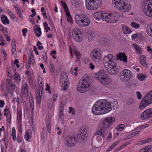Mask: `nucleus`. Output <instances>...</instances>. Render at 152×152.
Returning a JSON list of instances; mask_svg holds the SVG:
<instances>
[{"mask_svg":"<svg viewBox=\"0 0 152 152\" xmlns=\"http://www.w3.org/2000/svg\"><path fill=\"white\" fill-rule=\"evenodd\" d=\"M114 58V56L112 54H108L105 56V69L111 75H116L118 71V66L113 61Z\"/></svg>","mask_w":152,"mask_h":152,"instance_id":"obj_1","label":"nucleus"},{"mask_svg":"<svg viewBox=\"0 0 152 152\" xmlns=\"http://www.w3.org/2000/svg\"><path fill=\"white\" fill-rule=\"evenodd\" d=\"M90 77L87 75H84L77 85V91L81 93L88 91L90 89Z\"/></svg>","mask_w":152,"mask_h":152,"instance_id":"obj_2","label":"nucleus"},{"mask_svg":"<svg viewBox=\"0 0 152 152\" xmlns=\"http://www.w3.org/2000/svg\"><path fill=\"white\" fill-rule=\"evenodd\" d=\"M125 0H113V5L118 10L122 12L129 11L131 9V7L126 3Z\"/></svg>","mask_w":152,"mask_h":152,"instance_id":"obj_3","label":"nucleus"},{"mask_svg":"<svg viewBox=\"0 0 152 152\" xmlns=\"http://www.w3.org/2000/svg\"><path fill=\"white\" fill-rule=\"evenodd\" d=\"M104 100H98L93 105L92 113L94 115H99L104 114Z\"/></svg>","mask_w":152,"mask_h":152,"instance_id":"obj_4","label":"nucleus"},{"mask_svg":"<svg viewBox=\"0 0 152 152\" xmlns=\"http://www.w3.org/2000/svg\"><path fill=\"white\" fill-rule=\"evenodd\" d=\"M75 21L80 27H86L90 24V20L88 17L83 14L75 16Z\"/></svg>","mask_w":152,"mask_h":152,"instance_id":"obj_5","label":"nucleus"},{"mask_svg":"<svg viewBox=\"0 0 152 152\" xmlns=\"http://www.w3.org/2000/svg\"><path fill=\"white\" fill-rule=\"evenodd\" d=\"M101 5L100 0H86V7L88 10H96Z\"/></svg>","mask_w":152,"mask_h":152,"instance_id":"obj_6","label":"nucleus"},{"mask_svg":"<svg viewBox=\"0 0 152 152\" xmlns=\"http://www.w3.org/2000/svg\"><path fill=\"white\" fill-rule=\"evenodd\" d=\"M152 103V90L148 92L144 97L140 104L139 107L141 109H143L148 104Z\"/></svg>","mask_w":152,"mask_h":152,"instance_id":"obj_7","label":"nucleus"},{"mask_svg":"<svg viewBox=\"0 0 152 152\" xmlns=\"http://www.w3.org/2000/svg\"><path fill=\"white\" fill-rule=\"evenodd\" d=\"M152 103V90L148 92L144 97L140 104L139 107L141 109H143L148 104Z\"/></svg>","mask_w":152,"mask_h":152,"instance_id":"obj_8","label":"nucleus"},{"mask_svg":"<svg viewBox=\"0 0 152 152\" xmlns=\"http://www.w3.org/2000/svg\"><path fill=\"white\" fill-rule=\"evenodd\" d=\"M119 18V15L117 13H105V21L108 23H115L118 21Z\"/></svg>","mask_w":152,"mask_h":152,"instance_id":"obj_9","label":"nucleus"},{"mask_svg":"<svg viewBox=\"0 0 152 152\" xmlns=\"http://www.w3.org/2000/svg\"><path fill=\"white\" fill-rule=\"evenodd\" d=\"M132 73L128 69H125L122 71L120 73L119 78L122 82L128 80L132 76Z\"/></svg>","mask_w":152,"mask_h":152,"instance_id":"obj_10","label":"nucleus"},{"mask_svg":"<svg viewBox=\"0 0 152 152\" xmlns=\"http://www.w3.org/2000/svg\"><path fill=\"white\" fill-rule=\"evenodd\" d=\"M87 132V130L85 129H81L79 131L76 137L77 142L83 143L86 141L88 135Z\"/></svg>","mask_w":152,"mask_h":152,"instance_id":"obj_11","label":"nucleus"},{"mask_svg":"<svg viewBox=\"0 0 152 152\" xmlns=\"http://www.w3.org/2000/svg\"><path fill=\"white\" fill-rule=\"evenodd\" d=\"M77 142L76 137L72 134L66 137L65 143L68 147H70L74 146Z\"/></svg>","mask_w":152,"mask_h":152,"instance_id":"obj_12","label":"nucleus"},{"mask_svg":"<svg viewBox=\"0 0 152 152\" xmlns=\"http://www.w3.org/2000/svg\"><path fill=\"white\" fill-rule=\"evenodd\" d=\"M142 10L145 14H147L151 16L150 12H148L152 8V1L151 0H146L143 1L142 6Z\"/></svg>","mask_w":152,"mask_h":152,"instance_id":"obj_13","label":"nucleus"},{"mask_svg":"<svg viewBox=\"0 0 152 152\" xmlns=\"http://www.w3.org/2000/svg\"><path fill=\"white\" fill-rule=\"evenodd\" d=\"M72 35L74 39L77 42H80L83 40L81 32L78 28L74 29L72 32Z\"/></svg>","mask_w":152,"mask_h":152,"instance_id":"obj_14","label":"nucleus"},{"mask_svg":"<svg viewBox=\"0 0 152 152\" xmlns=\"http://www.w3.org/2000/svg\"><path fill=\"white\" fill-rule=\"evenodd\" d=\"M60 82L63 89L64 91L66 90V87L68 86V78L67 75L63 74L61 75Z\"/></svg>","mask_w":152,"mask_h":152,"instance_id":"obj_15","label":"nucleus"},{"mask_svg":"<svg viewBox=\"0 0 152 152\" xmlns=\"http://www.w3.org/2000/svg\"><path fill=\"white\" fill-rule=\"evenodd\" d=\"M21 90L25 97L27 98L30 95L31 96L30 93H29V88L27 82L25 80L22 81Z\"/></svg>","mask_w":152,"mask_h":152,"instance_id":"obj_16","label":"nucleus"},{"mask_svg":"<svg viewBox=\"0 0 152 152\" xmlns=\"http://www.w3.org/2000/svg\"><path fill=\"white\" fill-rule=\"evenodd\" d=\"M94 74V78L104 85V70L103 69L100 70L98 72L95 73Z\"/></svg>","mask_w":152,"mask_h":152,"instance_id":"obj_17","label":"nucleus"},{"mask_svg":"<svg viewBox=\"0 0 152 152\" xmlns=\"http://www.w3.org/2000/svg\"><path fill=\"white\" fill-rule=\"evenodd\" d=\"M7 84L6 86V87L7 91L8 93L12 94V91H15L17 88L15 84L10 79H7Z\"/></svg>","mask_w":152,"mask_h":152,"instance_id":"obj_18","label":"nucleus"},{"mask_svg":"<svg viewBox=\"0 0 152 152\" xmlns=\"http://www.w3.org/2000/svg\"><path fill=\"white\" fill-rule=\"evenodd\" d=\"M140 117L141 119L143 120L151 118L152 117V109H147L141 113Z\"/></svg>","mask_w":152,"mask_h":152,"instance_id":"obj_19","label":"nucleus"},{"mask_svg":"<svg viewBox=\"0 0 152 152\" xmlns=\"http://www.w3.org/2000/svg\"><path fill=\"white\" fill-rule=\"evenodd\" d=\"M99 127V130L96 132L94 133V135H100L104 139V119L103 120L102 123L100 124Z\"/></svg>","mask_w":152,"mask_h":152,"instance_id":"obj_20","label":"nucleus"},{"mask_svg":"<svg viewBox=\"0 0 152 152\" xmlns=\"http://www.w3.org/2000/svg\"><path fill=\"white\" fill-rule=\"evenodd\" d=\"M118 107L117 105L115 106L112 103L111 104V102H108L107 101L105 100V113H108L110 111L112 110H114L115 108H116Z\"/></svg>","mask_w":152,"mask_h":152,"instance_id":"obj_21","label":"nucleus"},{"mask_svg":"<svg viewBox=\"0 0 152 152\" xmlns=\"http://www.w3.org/2000/svg\"><path fill=\"white\" fill-rule=\"evenodd\" d=\"M104 13L102 12H96L94 14V17L95 19L99 20H102L103 22L104 20Z\"/></svg>","mask_w":152,"mask_h":152,"instance_id":"obj_22","label":"nucleus"},{"mask_svg":"<svg viewBox=\"0 0 152 152\" xmlns=\"http://www.w3.org/2000/svg\"><path fill=\"white\" fill-rule=\"evenodd\" d=\"M115 121V118L111 117L107 118L105 119V129L109 128Z\"/></svg>","mask_w":152,"mask_h":152,"instance_id":"obj_23","label":"nucleus"},{"mask_svg":"<svg viewBox=\"0 0 152 152\" xmlns=\"http://www.w3.org/2000/svg\"><path fill=\"white\" fill-rule=\"evenodd\" d=\"M117 59L122 61L123 62L126 63L127 62L126 56L124 53H119L116 55Z\"/></svg>","mask_w":152,"mask_h":152,"instance_id":"obj_24","label":"nucleus"},{"mask_svg":"<svg viewBox=\"0 0 152 152\" xmlns=\"http://www.w3.org/2000/svg\"><path fill=\"white\" fill-rule=\"evenodd\" d=\"M132 39H136L140 41L144 40L145 39L144 36L142 34L139 33L135 34L132 35Z\"/></svg>","mask_w":152,"mask_h":152,"instance_id":"obj_25","label":"nucleus"},{"mask_svg":"<svg viewBox=\"0 0 152 152\" xmlns=\"http://www.w3.org/2000/svg\"><path fill=\"white\" fill-rule=\"evenodd\" d=\"M46 128L45 127H44L42 129V136H43V137L45 136L46 133V129L49 133H50L51 132L50 125L49 122L46 123Z\"/></svg>","mask_w":152,"mask_h":152,"instance_id":"obj_26","label":"nucleus"},{"mask_svg":"<svg viewBox=\"0 0 152 152\" xmlns=\"http://www.w3.org/2000/svg\"><path fill=\"white\" fill-rule=\"evenodd\" d=\"M105 85L109 88H112V81L110 78L107 77H105Z\"/></svg>","mask_w":152,"mask_h":152,"instance_id":"obj_27","label":"nucleus"},{"mask_svg":"<svg viewBox=\"0 0 152 152\" xmlns=\"http://www.w3.org/2000/svg\"><path fill=\"white\" fill-rule=\"evenodd\" d=\"M34 32L37 36L39 37L42 34L40 28L37 25H36L34 28Z\"/></svg>","mask_w":152,"mask_h":152,"instance_id":"obj_28","label":"nucleus"},{"mask_svg":"<svg viewBox=\"0 0 152 152\" xmlns=\"http://www.w3.org/2000/svg\"><path fill=\"white\" fill-rule=\"evenodd\" d=\"M95 36V34L92 31L89 32L87 34L88 41L91 42L94 40Z\"/></svg>","mask_w":152,"mask_h":152,"instance_id":"obj_29","label":"nucleus"},{"mask_svg":"<svg viewBox=\"0 0 152 152\" xmlns=\"http://www.w3.org/2000/svg\"><path fill=\"white\" fill-rule=\"evenodd\" d=\"M122 31L124 34H129L132 32V31L126 26L123 25L122 26Z\"/></svg>","mask_w":152,"mask_h":152,"instance_id":"obj_30","label":"nucleus"},{"mask_svg":"<svg viewBox=\"0 0 152 152\" xmlns=\"http://www.w3.org/2000/svg\"><path fill=\"white\" fill-rule=\"evenodd\" d=\"M92 59L96 63H98L100 61V56H95L91 54Z\"/></svg>","mask_w":152,"mask_h":152,"instance_id":"obj_31","label":"nucleus"},{"mask_svg":"<svg viewBox=\"0 0 152 152\" xmlns=\"http://www.w3.org/2000/svg\"><path fill=\"white\" fill-rule=\"evenodd\" d=\"M13 79L15 80V82L19 83L21 80V77L18 73L15 72L14 73Z\"/></svg>","mask_w":152,"mask_h":152,"instance_id":"obj_32","label":"nucleus"},{"mask_svg":"<svg viewBox=\"0 0 152 152\" xmlns=\"http://www.w3.org/2000/svg\"><path fill=\"white\" fill-rule=\"evenodd\" d=\"M91 54L95 56H100V50L98 48L93 49L91 52Z\"/></svg>","mask_w":152,"mask_h":152,"instance_id":"obj_33","label":"nucleus"},{"mask_svg":"<svg viewBox=\"0 0 152 152\" xmlns=\"http://www.w3.org/2000/svg\"><path fill=\"white\" fill-rule=\"evenodd\" d=\"M146 31L148 35L152 37V24L147 26Z\"/></svg>","mask_w":152,"mask_h":152,"instance_id":"obj_34","label":"nucleus"},{"mask_svg":"<svg viewBox=\"0 0 152 152\" xmlns=\"http://www.w3.org/2000/svg\"><path fill=\"white\" fill-rule=\"evenodd\" d=\"M1 19L2 22L4 24H5L6 23L7 24L9 23V21L7 18L6 16L4 15H2Z\"/></svg>","mask_w":152,"mask_h":152,"instance_id":"obj_35","label":"nucleus"},{"mask_svg":"<svg viewBox=\"0 0 152 152\" xmlns=\"http://www.w3.org/2000/svg\"><path fill=\"white\" fill-rule=\"evenodd\" d=\"M29 103H30V107L31 112L33 113L34 111V102L33 99L32 97H31V99H29Z\"/></svg>","mask_w":152,"mask_h":152,"instance_id":"obj_36","label":"nucleus"},{"mask_svg":"<svg viewBox=\"0 0 152 152\" xmlns=\"http://www.w3.org/2000/svg\"><path fill=\"white\" fill-rule=\"evenodd\" d=\"M145 56H141L140 58V62L141 64L144 66L145 67H147V65L146 63V62L145 61Z\"/></svg>","mask_w":152,"mask_h":152,"instance_id":"obj_37","label":"nucleus"},{"mask_svg":"<svg viewBox=\"0 0 152 152\" xmlns=\"http://www.w3.org/2000/svg\"><path fill=\"white\" fill-rule=\"evenodd\" d=\"M146 75L141 73L137 75L138 79L140 81L145 80L146 78Z\"/></svg>","mask_w":152,"mask_h":152,"instance_id":"obj_38","label":"nucleus"},{"mask_svg":"<svg viewBox=\"0 0 152 152\" xmlns=\"http://www.w3.org/2000/svg\"><path fill=\"white\" fill-rule=\"evenodd\" d=\"M132 45L135 48L136 52L138 53H141L142 50L141 48L136 44H133Z\"/></svg>","mask_w":152,"mask_h":152,"instance_id":"obj_39","label":"nucleus"},{"mask_svg":"<svg viewBox=\"0 0 152 152\" xmlns=\"http://www.w3.org/2000/svg\"><path fill=\"white\" fill-rule=\"evenodd\" d=\"M120 140H118L115 142L113 143L110 146L108 149L107 150V151H110L113 149L115 146L118 145V144L119 143Z\"/></svg>","mask_w":152,"mask_h":152,"instance_id":"obj_40","label":"nucleus"},{"mask_svg":"<svg viewBox=\"0 0 152 152\" xmlns=\"http://www.w3.org/2000/svg\"><path fill=\"white\" fill-rule=\"evenodd\" d=\"M30 131H27L25 135V139L28 141H29L30 138L31 136V135L29 134Z\"/></svg>","mask_w":152,"mask_h":152,"instance_id":"obj_41","label":"nucleus"},{"mask_svg":"<svg viewBox=\"0 0 152 152\" xmlns=\"http://www.w3.org/2000/svg\"><path fill=\"white\" fill-rule=\"evenodd\" d=\"M12 138L14 141H15L16 139V130L14 127L12 129V133L11 134Z\"/></svg>","mask_w":152,"mask_h":152,"instance_id":"obj_42","label":"nucleus"},{"mask_svg":"<svg viewBox=\"0 0 152 152\" xmlns=\"http://www.w3.org/2000/svg\"><path fill=\"white\" fill-rule=\"evenodd\" d=\"M130 25L132 27L135 29L139 28L140 27V25L134 22H132L131 23Z\"/></svg>","mask_w":152,"mask_h":152,"instance_id":"obj_43","label":"nucleus"},{"mask_svg":"<svg viewBox=\"0 0 152 152\" xmlns=\"http://www.w3.org/2000/svg\"><path fill=\"white\" fill-rule=\"evenodd\" d=\"M22 112L21 110H19L18 111L17 118L18 121L19 123L21 122L22 118Z\"/></svg>","mask_w":152,"mask_h":152,"instance_id":"obj_44","label":"nucleus"},{"mask_svg":"<svg viewBox=\"0 0 152 152\" xmlns=\"http://www.w3.org/2000/svg\"><path fill=\"white\" fill-rule=\"evenodd\" d=\"M124 127L125 126L124 124H121L116 127L115 129L118 131H121L124 129Z\"/></svg>","mask_w":152,"mask_h":152,"instance_id":"obj_45","label":"nucleus"},{"mask_svg":"<svg viewBox=\"0 0 152 152\" xmlns=\"http://www.w3.org/2000/svg\"><path fill=\"white\" fill-rule=\"evenodd\" d=\"M139 152H152L151 149L148 148H145L141 149Z\"/></svg>","mask_w":152,"mask_h":152,"instance_id":"obj_46","label":"nucleus"},{"mask_svg":"<svg viewBox=\"0 0 152 152\" xmlns=\"http://www.w3.org/2000/svg\"><path fill=\"white\" fill-rule=\"evenodd\" d=\"M49 70L50 72L53 73L55 71V68L53 65L52 63H50L49 65Z\"/></svg>","mask_w":152,"mask_h":152,"instance_id":"obj_47","label":"nucleus"},{"mask_svg":"<svg viewBox=\"0 0 152 152\" xmlns=\"http://www.w3.org/2000/svg\"><path fill=\"white\" fill-rule=\"evenodd\" d=\"M152 139L151 138H148L145 140H143L140 141V143L141 144H143L146 143H148L151 142Z\"/></svg>","mask_w":152,"mask_h":152,"instance_id":"obj_48","label":"nucleus"},{"mask_svg":"<svg viewBox=\"0 0 152 152\" xmlns=\"http://www.w3.org/2000/svg\"><path fill=\"white\" fill-rule=\"evenodd\" d=\"M15 8H16V11L17 12L20 18H23V16L21 14V12L20 10L19 9V8H17L16 7H15Z\"/></svg>","mask_w":152,"mask_h":152,"instance_id":"obj_49","label":"nucleus"},{"mask_svg":"<svg viewBox=\"0 0 152 152\" xmlns=\"http://www.w3.org/2000/svg\"><path fill=\"white\" fill-rule=\"evenodd\" d=\"M28 82L31 88L33 89L34 88V84L33 79L31 77L28 78Z\"/></svg>","mask_w":152,"mask_h":152,"instance_id":"obj_50","label":"nucleus"},{"mask_svg":"<svg viewBox=\"0 0 152 152\" xmlns=\"http://www.w3.org/2000/svg\"><path fill=\"white\" fill-rule=\"evenodd\" d=\"M36 100L38 104H39L41 102V98L40 95H36Z\"/></svg>","mask_w":152,"mask_h":152,"instance_id":"obj_51","label":"nucleus"},{"mask_svg":"<svg viewBox=\"0 0 152 152\" xmlns=\"http://www.w3.org/2000/svg\"><path fill=\"white\" fill-rule=\"evenodd\" d=\"M74 54L77 58V60L80 58L81 56L80 53L78 51H74Z\"/></svg>","mask_w":152,"mask_h":152,"instance_id":"obj_52","label":"nucleus"},{"mask_svg":"<svg viewBox=\"0 0 152 152\" xmlns=\"http://www.w3.org/2000/svg\"><path fill=\"white\" fill-rule=\"evenodd\" d=\"M40 80H39L38 81V85H35V89H38L39 90H42V85H40V84H39V81Z\"/></svg>","mask_w":152,"mask_h":152,"instance_id":"obj_53","label":"nucleus"},{"mask_svg":"<svg viewBox=\"0 0 152 152\" xmlns=\"http://www.w3.org/2000/svg\"><path fill=\"white\" fill-rule=\"evenodd\" d=\"M19 99L18 97L14 98L12 100V102L15 103H17V104H19L20 102L19 101Z\"/></svg>","mask_w":152,"mask_h":152,"instance_id":"obj_54","label":"nucleus"},{"mask_svg":"<svg viewBox=\"0 0 152 152\" xmlns=\"http://www.w3.org/2000/svg\"><path fill=\"white\" fill-rule=\"evenodd\" d=\"M64 116V115L61 114L60 115L59 118V120L61 121V123L62 124H64V121L63 118Z\"/></svg>","mask_w":152,"mask_h":152,"instance_id":"obj_55","label":"nucleus"},{"mask_svg":"<svg viewBox=\"0 0 152 152\" xmlns=\"http://www.w3.org/2000/svg\"><path fill=\"white\" fill-rule=\"evenodd\" d=\"M9 14V15L13 19H15V18H16V16L13 13L10 11H8L7 12Z\"/></svg>","mask_w":152,"mask_h":152,"instance_id":"obj_56","label":"nucleus"},{"mask_svg":"<svg viewBox=\"0 0 152 152\" xmlns=\"http://www.w3.org/2000/svg\"><path fill=\"white\" fill-rule=\"evenodd\" d=\"M134 102V100L132 99H129L127 101V104L129 105H132Z\"/></svg>","mask_w":152,"mask_h":152,"instance_id":"obj_57","label":"nucleus"},{"mask_svg":"<svg viewBox=\"0 0 152 152\" xmlns=\"http://www.w3.org/2000/svg\"><path fill=\"white\" fill-rule=\"evenodd\" d=\"M61 3L62 4L63 8L65 10V11H66V9L68 10V7L66 5V4L65 2L61 1Z\"/></svg>","mask_w":152,"mask_h":152,"instance_id":"obj_58","label":"nucleus"},{"mask_svg":"<svg viewBox=\"0 0 152 152\" xmlns=\"http://www.w3.org/2000/svg\"><path fill=\"white\" fill-rule=\"evenodd\" d=\"M46 86L47 88H45V90L46 91H48L49 93L51 94V92L50 90V86L48 85V83L46 84Z\"/></svg>","mask_w":152,"mask_h":152,"instance_id":"obj_59","label":"nucleus"},{"mask_svg":"<svg viewBox=\"0 0 152 152\" xmlns=\"http://www.w3.org/2000/svg\"><path fill=\"white\" fill-rule=\"evenodd\" d=\"M4 115L5 116H7L9 115H10L9 114V108H7L6 107L5 109L4 110Z\"/></svg>","mask_w":152,"mask_h":152,"instance_id":"obj_60","label":"nucleus"},{"mask_svg":"<svg viewBox=\"0 0 152 152\" xmlns=\"http://www.w3.org/2000/svg\"><path fill=\"white\" fill-rule=\"evenodd\" d=\"M69 112L70 113H71L72 114L74 115L75 114L74 110L73 108L72 107H69Z\"/></svg>","mask_w":152,"mask_h":152,"instance_id":"obj_61","label":"nucleus"},{"mask_svg":"<svg viewBox=\"0 0 152 152\" xmlns=\"http://www.w3.org/2000/svg\"><path fill=\"white\" fill-rule=\"evenodd\" d=\"M136 94L138 99H140L142 97V95L140 92L139 91H137L136 92Z\"/></svg>","mask_w":152,"mask_h":152,"instance_id":"obj_62","label":"nucleus"},{"mask_svg":"<svg viewBox=\"0 0 152 152\" xmlns=\"http://www.w3.org/2000/svg\"><path fill=\"white\" fill-rule=\"evenodd\" d=\"M11 45L12 48H16L15 40L14 39L12 41Z\"/></svg>","mask_w":152,"mask_h":152,"instance_id":"obj_63","label":"nucleus"},{"mask_svg":"<svg viewBox=\"0 0 152 152\" xmlns=\"http://www.w3.org/2000/svg\"><path fill=\"white\" fill-rule=\"evenodd\" d=\"M22 32L23 34V35L24 37L26 35V33L27 32V29L26 28H23L22 30Z\"/></svg>","mask_w":152,"mask_h":152,"instance_id":"obj_64","label":"nucleus"}]
</instances>
